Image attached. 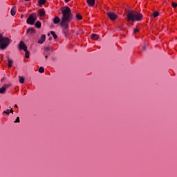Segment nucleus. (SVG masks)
Here are the masks:
<instances>
[{
  "instance_id": "a211bd4d",
  "label": "nucleus",
  "mask_w": 177,
  "mask_h": 177,
  "mask_svg": "<svg viewBox=\"0 0 177 177\" xmlns=\"http://www.w3.org/2000/svg\"><path fill=\"white\" fill-rule=\"evenodd\" d=\"M6 91V89L3 86L0 88V93L1 95H3V93H5Z\"/></svg>"
},
{
  "instance_id": "4be33fe9",
  "label": "nucleus",
  "mask_w": 177,
  "mask_h": 177,
  "mask_svg": "<svg viewBox=\"0 0 177 177\" xmlns=\"http://www.w3.org/2000/svg\"><path fill=\"white\" fill-rule=\"evenodd\" d=\"M19 77L20 84H24V77H20V76H19Z\"/></svg>"
},
{
  "instance_id": "9d476101",
  "label": "nucleus",
  "mask_w": 177,
  "mask_h": 177,
  "mask_svg": "<svg viewBox=\"0 0 177 177\" xmlns=\"http://www.w3.org/2000/svg\"><path fill=\"white\" fill-rule=\"evenodd\" d=\"M53 23L54 24H59V23H62V21H60V18H59V17H55L53 19Z\"/></svg>"
},
{
  "instance_id": "a878e982",
  "label": "nucleus",
  "mask_w": 177,
  "mask_h": 177,
  "mask_svg": "<svg viewBox=\"0 0 177 177\" xmlns=\"http://www.w3.org/2000/svg\"><path fill=\"white\" fill-rule=\"evenodd\" d=\"M11 86H12V84H4L3 86L5 87L6 89H8Z\"/></svg>"
},
{
  "instance_id": "bb28decb",
  "label": "nucleus",
  "mask_w": 177,
  "mask_h": 177,
  "mask_svg": "<svg viewBox=\"0 0 177 177\" xmlns=\"http://www.w3.org/2000/svg\"><path fill=\"white\" fill-rule=\"evenodd\" d=\"M14 122H15V123L20 122V118L19 117H17V118H16V120H15V121Z\"/></svg>"
},
{
  "instance_id": "f704fd0d",
  "label": "nucleus",
  "mask_w": 177,
  "mask_h": 177,
  "mask_svg": "<svg viewBox=\"0 0 177 177\" xmlns=\"http://www.w3.org/2000/svg\"><path fill=\"white\" fill-rule=\"evenodd\" d=\"M50 39H52V37H49V40L50 41Z\"/></svg>"
},
{
  "instance_id": "ddd939ff",
  "label": "nucleus",
  "mask_w": 177,
  "mask_h": 177,
  "mask_svg": "<svg viewBox=\"0 0 177 177\" xmlns=\"http://www.w3.org/2000/svg\"><path fill=\"white\" fill-rule=\"evenodd\" d=\"M46 3V0H39L38 4L39 6H42V5H44V3Z\"/></svg>"
},
{
  "instance_id": "72a5a7b5",
  "label": "nucleus",
  "mask_w": 177,
  "mask_h": 177,
  "mask_svg": "<svg viewBox=\"0 0 177 177\" xmlns=\"http://www.w3.org/2000/svg\"><path fill=\"white\" fill-rule=\"evenodd\" d=\"M65 1V2H70V1H71V0H64Z\"/></svg>"
},
{
  "instance_id": "c85d7f7f",
  "label": "nucleus",
  "mask_w": 177,
  "mask_h": 177,
  "mask_svg": "<svg viewBox=\"0 0 177 177\" xmlns=\"http://www.w3.org/2000/svg\"><path fill=\"white\" fill-rule=\"evenodd\" d=\"M171 6H172L173 8H176L177 3H175V2H173V3H171Z\"/></svg>"
},
{
  "instance_id": "1a4fd4ad",
  "label": "nucleus",
  "mask_w": 177,
  "mask_h": 177,
  "mask_svg": "<svg viewBox=\"0 0 177 177\" xmlns=\"http://www.w3.org/2000/svg\"><path fill=\"white\" fill-rule=\"evenodd\" d=\"M39 16L42 17V16H45V9L41 8L38 10Z\"/></svg>"
},
{
  "instance_id": "0eeeda50",
  "label": "nucleus",
  "mask_w": 177,
  "mask_h": 177,
  "mask_svg": "<svg viewBox=\"0 0 177 177\" xmlns=\"http://www.w3.org/2000/svg\"><path fill=\"white\" fill-rule=\"evenodd\" d=\"M19 48L21 50L26 51L27 50V45H26L23 41H21L19 44Z\"/></svg>"
},
{
  "instance_id": "cd10ccee",
  "label": "nucleus",
  "mask_w": 177,
  "mask_h": 177,
  "mask_svg": "<svg viewBox=\"0 0 177 177\" xmlns=\"http://www.w3.org/2000/svg\"><path fill=\"white\" fill-rule=\"evenodd\" d=\"M137 32H139V29H138V28H134V30H133V33H134V34H137Z\"/></svg>"
},
{
  "instance_id": "f3484780",
  "label": "nucleus",
  "mask_w": 177,
  "mask_h": 177,
  "mask_svg": "<svg viewBox=\"0 0 177 177\" xmlns=\"http://www.w3.org/2000/svg\"><path fill=\"white\" fill-rule=\"evenodd\" d=\"M160 15V14L158 13V12L155 11V12H153V13L152 14V15H151V17H154V18L158 17V15Z\"/></svg>"
},
{
  "instance_id": "4468645a",
  "label": "nucleus",
  "mask_w": 177,
  "mask_h": 177,
  "mask_svg": "<svg viewBox=\"0 0 177 177\" xmlns=\"http://www.w3.org/2000/svg\"><path fill=\"white\" fill-rule=\"evenodd\" d=\"M16 7H14L11 9L10 13L12 16H15V15H16Z\"/></svg>"
},
{
  "instance_id": "f03ea898",
  "label": "nucleus",
  "mask_w": 177,
  "mask_h": 177,
  "mask_svg": "<svg viewBox=\"0 0 177 177\" xmlns=\"http://www.w3.org/2000/svg\"><path fill=\"white\" fill-rule=\"evenodd\" d=\"M126 20L127 21H142L143 15L136 10H129L127 12Z\"/></svg>"
},
{
  "instance_id": "6e6552de",
  "label": "nucleus",
  "mask_w": 177,
  "mask_h": 177,
  "mask_svg": "<svg viewBox=\"0 0 177 177\" xmlns=\"http://www.w3.org/2000/svg\"><path fill=\"white\" fill-rule=\"evenodd\" d=\"M45 39H46V35H41V37L38 40V44L41 45V44L45 42Z\"/></svg>"
},
{
  "instance_id": "2eb2a0df",
  "label": "nucleus",
  "mask_w": 177,
  "mask_h": 177,
  "mask_svg": "<svg viewBox=\"0 0 177 177\" xmlns=\"http://www.w3.org/2000/svg\"><path fill=\"white\" fill-rule=\"evenodd\" d=\"M41 21H37L35 24V26L36 27V28H41Z\"/></svg>"
},
{
  "instance_id": "f257e3e1",
  "label": "nucleus",
  "mask_w": 177,
  "mask_h": 177,
  "mask_svg": "<svg viewBox=\"0 0 177 177\" xmlns=\"http://www.w3.org/2000/svg\"><path fill=\"white\" fill-rule=\"evenodd\" d=\"M62 17L60 26L63 27V33L66 37L69 35L68 28H70V23L73 20V13H71V9L68 6H64L61 8Z\"/></svg>"
},
{
  "instance_id": "412c9836",
  "label": "nucleus",
  "mask_w": 177,
  "mask_h": 177,
  "mask_svg": "<svg viewBox=\"0 0 177 177\" xmlns=\"http://www.w3.org/2000/svg\"><path fill=\"white\" fill-rule=\"evenodd\" d=\"M39 73H40L41 74H42L43 73H45V68L42 66H41L39 70H38Z\"/></svg>"
},
{
  "instance_id": "9b49d317",
  "label": "nucleus",
  "mask_w": 177,
  "mask_h": 177,
  "mask_svg": "<svg viewBox=\"0 0 177 177\" xmlns=\"http://www.w3.org/2000/svg\"><path fill=\"white\" fill-rule=\"evenodd\" d=\"M88 6H95V0H86Z\"/></svg>"
},
{
  "instance_id": "2f4dec72",
  "label": "nucleus",
  "mask_w": 177,
  "mask_h": 177,
  "mask_svg": "<svg viewBox=\"0 0 177 177\" xmlns=\"http://www.w3.org/2000/svg\"><path fill=\"white\" fill-rule=\"evenodd\" d=\"M5 80H6V77H3V78L1 80V82H3V81H5Z\"/></svg>"
},
{
  "instance_id": "423d86ee",
  "label": "nucleus",
  "mask_w": 177,
  "mask_h": 177,
  "mask_svg": "<svg viewBox=\"0 0 177 177\" xmlns=\"http://www.w3.org/2000/svg\"><path fill=\"white\" fill-rule=\"evenodd\" d=\"M37 31L34 30L32 28H29L27 29L26 35H29V37H34Z\"/></svg>"
},
{
  "instance_id": "39448f33",
  "label": "nucleus",
  "mask_w": 177,
  "mask_h": 177,
  "mask_svg": "<svg viewBox=\"0 0 177 177\" xmlns=\"http://www.w3.org/2000/svg\"><path fill=\"white\" fill-rule=\"evenodd\" d=\"M108 17L110 19V20H112V21H113L114 20H115V19H117V17H118V16L117 15V14H115V12H108L106 13Z\"/></svg>"
},
{
  "instance_id": "6ab92c4d",
  "label": "nucleus",
  "mask_w": 177,
  "mask_h": 177,
  "mask_svg": "<svg viewBox=\"0 0 177 177\" xmlns=\"http://www.w3.org/2000/svg\"><path fill=\"white\" fill-rule=\"evenodd\" d=\"M51 35H53L54 39H57V35L55 32V31L50 32Z\"/></svg>"
},
{
  "instance_id": "4c0bfd02",
  "label": "nucleus",
  "mask_w": 177,
  "mask_h": 177,
  "mask_svg": "<svg viewBox=\"0 0 177 177\" xmlns=\"http://www.w3.org/2000/svg\"><path fill=\"white\" fill-rule=\"evenodd\" d=\"M24 1H30V0H24Z\"/></svg>"
},
{
  "instance_id": "20e7f679",
  "label": "nucleus",
  "mask_w": 177,
  "mask_h": 177,
  "mask_svg": "<svg viewBox=\"0 0 177 177\" xmlns=\"http://www.w3.org/2000/svg\"><path fill=\"white\" fill-rule=\"evenodd\" d=\"M35 21H37V14L35 13L30 15L26 20L27 24H30V26H33Z\"/></svg>"
},
{
  "instance_id": "e433bc0d",
  "label": "nucleus",
  "mask_w": 177,
  "mask_h": 177,
  "mask_svg": "<svg viewBox=\"0 0 177 177\" xmlns=\"http://www.w3.org/2000/svg\"><path fill=\"white\" fill-rule=\"evenodd\" d=\"M21 19H23V15L21 16Z\"/></svg>"
},
{
  "instance_id": "b1692460",
  "label": "nucleus",
  "mask_w": 177,
  "mask_h": 177,
  "mask_svg": "<svg viewBox=\"0 0 177 177\" xmlns=\"http://www.w3.org/2000/svg\"><path fill=\"white\" fill-rule=\"evenodd\" d=\"M44 50L45 52H49V50H50V46L44 47Z\"/></svg>"
},
{
  "instance_id": "5701e85b",
  "label": "nucleus",
  "mask_w": 177,
  "mask_h": 177,
  "mask_svg": "<svg viewBox=\"0 0 177 177\" xmlns=\"http://www.w3.org/2000/svg\"><path fill=\"white\" fill-rule=\"evenodd\" d=\"M76 19H77V20H82V16H81L79 14L76 15Z\"/></svg>"
},
{
  "instance_id": "f8f14e48",
  "label": "nucleus",
  "mask_w": 177,
  "mask_h": 177,
  "mask_svg": "<svg viewBox=\"0 0 177 177\" xmlns=\"http://www.w3.org/2000/svg\"><path fill=\"white\" fill-rule=\"evenodd\" d=\"M91 38L94 39V41H97V39H99V35L93 33L91 35Z\"/></svg>"
},
{
  "instance_id": "aec40b11",
  "label": "nucleus",
  "mask_w": 177,
  "mask_h": 177,
  "mask_svg": "<svg viewBox=\"0 0 177 177\" xmlns=\"http://www.w3.org/2000/svg\"><path fill=\"white\" fill-rule=\"evenodd\" d=\"M25 57L26 59H28L30 57V52H28V50H26L25 51Z\"/></svg>"
},
{
  "instance_id": "dca6fc26",
  "label": "nucleus",
  "mask_w": 177,
  "mask_h": 177,
  "mask_svg": "<svg viewBox=\"0 0 177 177\" xmlns=\"http://www.w3.org/2000/svg\"><path fill=\"white\" fill-rule=\"evenodd\" d=\"M8 67L10 68L13 66V60L8 59Z\"/></svg>"
},
{
  "instance_id": "c756f323",
  "label": "nucleus",
  "mask_w": 177,
  "mask_h": 177,
  "mask_svg": "<svg viewBox=\"0 0 177 177\" xmlns=\"http://www.w3.org/2000/svg\"><path fill=\"white\" fill-rule=\"evenodd\" d=\"M44 56H45V59H48V55H46V53H43Z\"/></svg>"
},
{
  "instance_id": "473e14b6",
  "label": "nucleus",
  "mask_w": 177,
  "mask_h": 177,
  "mask_svg": "<svg viewBox=\"0 0 177 177\" xmlns=\"http://www.w3.org/2000/svg\"><path fill=\"white\" fill-rule=\"evenodd\" d=\"M9 112L12 113V114H13V109H11L10 110H9Z\"/></svg>"
},
{
  "instance_id": "c9c22d12",
  "label": "nucleus",
  "mask_w": 177,
  "mask_h": 177,
  "mask_svg": "<svg viewBox=\"0 0 177 177\" xmlns=\"http://www.w3.org/2000/svg\"><path fill=\"white\" fill-rule=\"evenodd\" d=\"M15 107H17V105L15 104Z\"/></svg>"
},
{
  "instance_id": "7c9ffc66",
  "label": "nucleus",
  "mask_w": 177,
  "mask_h": 177,
  "mask_svg": "<svg viewBox=\"0 0 177 177\" xmlns=\"http://www.w3.org/2000/svg\"><path fill=\"white\" fill-rule=\"evenodd\" d=\"M142 50H146V45H144V46H142Z\"/></svg>"
},
{
  "instance_id": "58836bf2",
  "label": "nucleus",
  "mask_w": 177,
  "mask_h": 177,
  "mask_svg": "<svg viewBox=\"0 0 177 177\" xmlns=\"http://www.w3.org/2000/svg\"><path fill=\"white\" fill-rule=\"evenodd\" d=\"M48 37H49V35H50V34L48 33Z\"/></svg>"
},
{
  "instance_id": "393cba45",
  "label": "nucleus",
  "mask_w": 177,
  "mask_h": 177,
  "mask_svg": "<svg viewBox=\"0 0 177 177\" xmlns=\"http://www.w3.org/2000/svg\"><path fill=\"white\" fill-rule=\"evenodd\" d=\"M3 114H7V115H9V114H10V112L9 111V109H7L6 111H4L3 112Z\"/></svg>"
},
{
  "instance_id": "7ed1b4c3",
  "label": "nucleus",
  "mask_w": 177,
  "mask_h": 177,
  "mask_svg": "<svg viewBox=\"0 0 177 177\" xmlns=\"http://www.w3.org/2000/svg\"><path fill=\"white\" fill-rule=\"evenodd\" d=\"M12 40L9 39V37H6L2 35V33H0V49L1 50H3L6 49L11 44Z\"/></svg>"
}]
</instances>
